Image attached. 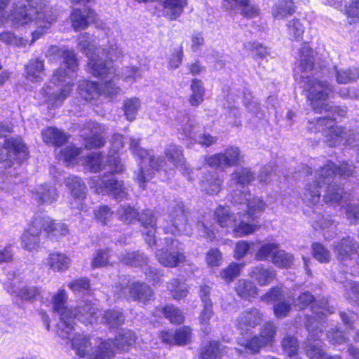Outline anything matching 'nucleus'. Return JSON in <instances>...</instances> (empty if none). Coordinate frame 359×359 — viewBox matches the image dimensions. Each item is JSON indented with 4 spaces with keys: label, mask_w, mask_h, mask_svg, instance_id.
Here are the masks:
<instances>
[{
    "label": "nucleus",
    "mask_w": 359,
    "mask_h": 359,
    "mask_svg": "<svg viewBox=\"0 0 359 359\" xmlns=\"http://www.w3.org/2000/svg\"><path fill=\"white\" fill-rule=\"evenodd\" d=\"M111 214V210L107 205H101L94 211L95 218L102 224H106Z\"/></svg>",
    "instance_id": "62"
},
{
    "label": "nucleus",
    "mask_w": 359,
    "mask_h": 359,
    "mask_svg": "<svg viewBox=\"0 0 359 359\" xmlns=\"http://www.w3.org/2000/svg\"><path fill=\"white\" fill-rule=\"evenodd\" d=\"M140 105V100L136 97L125 100L123 109L124 114L128 121H133L135 119Z\"/></svg>",
    "instance_id": "43"
},
{
    "label": "nucleus",
    "mask_w": 359,
    "mask_h": 359,
    "mask_svg": "<svg viewBox=\"0 0 359 359\" xmlns=\"http://www.w3.org/2000/svg\"><path fill=\"white\" fill-rule=\"evenodd\" d=\"M165 156L168 160L175 166L180 168L183 172H185L188 168L186 165L183 158L181 147L175 144H170L165 151Z\"/></svg>",
    "instance_id": "29"
},
{
    "label": "nucleus",
    "mask_w": 359,
    "mask_h": 359,
    "mask_svg": "<svg viewBox=\"0 0 359 359\" xmlns=\"http://www.w3.org/2000/svg\"><path fill=\"white\" fill-rule=\"evenodd\" d=\"M123 292L125 294L128 293L130 298L143 303L149 301L153 294L149 286L138 281L133 282L128 287L123 290Z\"/></svg>",
    "instance_id": "21"
},
{
    "label": "nucleus",
    "mask_w": 359,
    "mask_h": 359,
    "mask_svg": "<svg viewBox=\"0 0 359 359\" xmlns=\"http://www.w3.org/2000/svg\"><path fill=\"white\" fill-rule=\"evenodd\" d=\"M95 39L85 33L79 38V46L88 58V71L101 79L102 87L95 82L83 80L79 83L78 94L85 100H93L100 95L113 97L120 93L121 89L116 83L120 79L116 69L106 59L113 60L122 55L121 48L113 41L107 50L95 46Z\"/></svg>",
    "instance_id": "3"
},
{
    "label": "nucleus",
    "mask_w": 359,
    "mask_h": 359,
    "mask_svg": "<svg viewBox=\"0 0 359 359\" xmlns=\"http://www.w3.org/2000/svg\"><path fill=\"white\" fill-rule=\"evenodd\" d=\"M251 171L245 168L236 169L231 176L230 186L233 189L232 198L235 204H240L246 208V212H238L231 215L228 207L219 205L215 210V217L217 222L222 228H232L235 237H242L254 233L257 229V224L250 223L254 220L265 208V203L257 197L251 198L247 185L254 180Z\"/></svg>",
    "instance_id": "4"
},
{
    "label": "nucleus",
    "mask_w": 359,
    "mask_h": 359,
    "mask_svg": "<svg viewBox=\"0 0 359 359\" xmlns=\"http://www.w3.org/2000/svg\"><path fill=\"white\" fill-rule=\"evenodd\" d=\"M69 287L74 293H86L89 290V282L86 278H80L71 282L69 284Z\"/></svg>",
    "instance_id": "57"
},
{
    "label": "nucleus",
    "mask_w": 359,
    "mask_h": 359,
    "mask_svg": "<svg viewBox=\"0 0 359 359\" xmlns=\"http://www.w3.org/2000/svg\"><path fill=\"white\" fill-rule=\"evenodd\" d=\"M252 244L253 243H249L246 241L237 242L234 248L233 257L236 259H241L244 257L249 252Z\"/></svg>",
    "instance_id": "56"
},
{
    "label": "nucleus",
    "mask_w": 359,
    "mask_h": 359,
    "mask_svg": "<svg viewBox=\"0 0 359 359\" xmlns=\"http://www.w3.org/2000/svg\"><path fill=\"white\" fill-rule=\"evenodd\" d=\"M37 215L34 216L28 223L20 237L21 246L23 249L32 252L39 248L41 227L36 222Z\"/></svg>",
    "instance_id": "13"
},
{
    "label": "nucleus",
    "mask_w": 359,
    "mask_h": 359,
    "mask_svg": "<svg viewBox=\"0 0 359 359\" xmlns=\"http://www.w3.org/2000/svg\"><path fill=\"white\" fill-rule=\"evenodd\" d=\"M67 294L64 289H60L52 297V308L60 316L57 323V334L63 339L72 341L79 359H111L115 348L126 351L135 341V335L130 330H121L114 341H101L98 339H87L81 334H74V320L77 318L83 323L93 324L103 323L109 327L121 325L124 321V316L118 310H109L99 319L97 313L101 312L91 304L81 306L76 312L66 306Z\"/></svg>",
    "instance_id": "1"
},
{
    "label": "nucleus",
    "mask_w": 359,
    "mask_h": 359,
    "mask_svg": "<svg viewBox=\"0 0 359 359\" xmlns=\"http://www.w3.org/2000/svg\"><path fill=\"white\" fill-rule=\"evenodd\" d=\"M9 0H0V26L6 22H11L15 27L26 25H34L36 29L32 32L30 41L18 38L13 33L6 32L0 34V40L9 45L25 47L32 44L41 38L50 28L55 20V15L52 11H48L43 5V0H25V4L20 3L6 18L4 8Z\"/></svg>",
    "instance_id": "7"
},
{
    "label": "nucleus",
    "mask_w": 359,
    "mask_h": 359,
    "mask_svg": "<svg viewBox=\"0 0 359 359\" xmlns=\"http://www.w3.org/2000/svg\"><path fill=\"white\" fill-rule=\"evenodd\" d=\"M109 257L107 250L97 251L92 260V266L97 268L105 266L108 263Z\"/></svg>",
    "instance_id": "59"
},
{
    "label": "nucleus",
    "mask_w": 359,
    "mask_h": 359,
    "mask_svg": "<svg viewBox=\"0 0 359 359\" xmlns=\"http://www.w3.org/2000/svg\"><path fill=\"white\" fill-rule=\"evenodd\" d=\"M138 220L143 226V233L145 235V241L149 245L156 243V217L151 210H147L141 214Z\"/></svg>",
    "instance_id": "23"
},
{
    "label": "nucleus",
    "mask_w": 359,
    "mask_h": 359,
    "mask_svg": "<svg viewBox=\"0 0 359 359\" xmlns=\"http://www.w3.org/2000/svg\"><path fill=\"white\" fill-rule=\"evenodd\" d=\"M313 297L309 292L301 294L296 301H294V306L299 309H303L312 302Z\"/></svg>",
    "instance_id": "63"
},
{
    "label": "nucleus",
    "mask_w": 359,
    "mask_h": 359,
    "mask_svg": "<svg viewBox=\"0 0 359 359\" xmlns=\"http://www.w3.org/2000/svg\"><path fill=\"white\" fill-rule=\"evenodd\" d=\"M182 130V133L184 137L190 139H194L196 142L199 144L205 147H208L212 144L215 142V138L208 134L203 133L200 135L196 139L193 133L192 127L190 124L184 127Z\"/></svg>",
    "instance_id": "40"
},
{
    "label": "nucleus",
    "mask_w": 359,
    "mask_h": 359,
    "mask_svg": "<svg viewBox=\"0 0 359 359\" xmlns=\"http://www.w3.org/2000/svg\"><path fill=\"white\" fill-rule=\"evenodd\" d=\"M146 257L143 254L140 252L128 253L125 257L121 258V262L127 265L142 266L143 263H146Z\"/></svg>",
    "instance_id": "51"
},
{
    "label": "nucleus",
    "mask_w": 359,
    "mask_h": 359,
    "mask_svg": "<svg viewBox=\"0 0 359 359\" xmlns=\"http://www.w3.org/2000/svg\"><path fill=\"white\" fill-rule=\"evenodd\" d=\"M9 292L19 297L23 300L33 299L39 294V290L35 287H28L24 283L15 278L11 283Z\"/></svg>",
    "instance_id": "25"
},
{
    "label": "nucleus",
    "mask_w": 359,
    "mask_h": 359,
    "mask_svg": "<svg viewBox=\"0 0 359 359\" xmlns=\"http://www.w3.org/2000/svg\"><path fill=\"white\" fill-rule=\"evenodd\" d=\"M36 222L39 223L41 229L46 232L50 238H59L66 236L69 231L67 226L60 222H53L49 217L46 215H39Z\"/></svg>",
    "instance_id": "18"
},
{
    "label": "nucleus",
    "mask_w": 359,
    "mask_h": 359,
    "mask_svg": "<svg viewBox=\"0 0 359 359\" xmlns=\"http://www.w3.org/2000/svg\"><path fill=\"white\" fill-rule=\"evenodd\" d=\"M72 25L77 31L87 28L90 22L95 20V13L90 9H85L81 11L79 9H74L70 16Z\"/></svg>",
    "instance_id": "24"
},
{
    "label": "nucleus",
    "mask_w": 359,
    "mask_h": 359,
    "mask_svg": "<svg viewBox=\"0 0 359 359\" xmlns=\"http://www.w3.org/2000/svg\"><path fill=\"white\" fill-rule=\"evenodd\" d=\"M337 81L339 83H347L354 81L358 77L359 72L357 69H340L334 67Z\"/></svg>",
    "instance_id": "44"
},
{
    "label": "nucleus",
    "mask_w": 359,
    "mask_h": 359,
    "mask_svg": "<svg viewBox=\"0 0 359 359\" xmlns=\"http://www.w3.org/2000/svg\"><path fill=\"white\" fill-rule=\"evenodd\" d=\"M346 13L349 23L359 20V0H354L350 5L346 7Z\"/></svg>",
    "instance_id": "60"
},
{
    "label": "nucleus",
    "mask_w": 359,
    "mask_h": 359,
    "mask_svg": "<svg viewBox=\"0 0 359 359\" xmlns=\"http://www.w3.org/2000/svg\"><path fill=\"white\" fill-rule=\"evenodd\" d=\"M123 137L114 135L110 142V149L108 156L104 158L99 153H90L87 151L70 146L60 150H56L59 161H62L69 166L75 165H83L86 170L97 172L104 171L102 178L94 177L91 180L90 187L97 194H108L117 200L123 199L126 196V188L123 181L117 180L111 177L107 179L106 173L118 174L123 171V165L121 163L118 151L123 147Z\"/></svg>",
    "instance_id": "2"
},
{
    "label": "nucleus",
    "mask_w": 359,
    "mask_h": 359,
    "mask_svg": "<svg viewBox=\"0 0 359 359\" xmlns=\"http://www.w3.org/2000/svg\"><path fill=\"white\" fill-rule=\"evenodd\" d=\"M163 314L172 323H182L184 320L182 312L173 306H168L163 309Z\"/></svg>",
    "instance_id": "47"
},
{
    "label": "nucleus",
    "mask_w": 359,
    "mask_h": 359,
    "mask_svg": "<svg viewBox=\"0 0 359 359\" xmlns=\"http://www.w3.org/2000/svg\"><path fill=\"white\" fill-rule=\"evenodd\" d=\"M239 149L236 147H229L224 153L212 155L207 159V163L211 168H223L226 166L235 165L240 162Z\"/></svg>",
    "instance_id": "15"
},
{
    "label": "nucleus",
    "mask_w": 359,
    "mask_h": 359,
    "mask_svg": "<svg viewBox=\"0 0 359 359\" xmlns=\"http://www.w3.org/2000/svg\"><path fill=\"white\" fill-rule=\"evenodd\" d=\"M283 349L285 353L290 358L294 355L297 351V341L293 337H285L282 341Z\"/></svg>",
    "instance_id": "52"
},
{
    "label": "nucleus",
    "mask_w": 359,
    "mask_h": 359,
    "mask_svg": "<svg viewBox=\"0 0 359 359\" xmlns=\"http://www.w3.org/2000/svg\"><path fill=\"white\" fill-rule=\"evenodd\" d=\"M244 266L243 264H237L235 262H232L229 265V266L224 269H223L220 272V276L223 280L226 282H231L233 280V278L238 276Z\"/></svg>",
    "instance_id": "46"
},
{
    "label": "nucleus",
    "mask_w": 359,
    "mask_h": 359,
    "mask_svg": "<svg viewBox=\"0 0 359 359\" xmlns=\"http://www.w3.org/2000/svg\"><path fill=\"white\" fill-rule=\"evenodd\" d=\"M182 57L183 50L182 46H179L171 50L168 57V68L170 69L178 68L182 63Z\"/></svg>",
    "instance_id": "49"
},
{
    "label": "nucleus",
    "mask_w": 359,
    "mask_h": 359,
    "mask_svg": "<svg viewBox=\"0 0 359 359\" xmlns=\"http://www.w3.org/2000/svg\"><path fill=\"white\" fill-rule=\"evenodd\" d=\"M167 244L166 250H159L156 252V257L158 262L165 266L175 267L179 264L183 262L185 257L180 250L182 248L181 244L176 241L165 238Z\"/></svg>",
    "instance_id": "11"
},
{
    "label": "nucleus",
    "mask_w": 359,
    "mask_h": 359,
    "mask_svg": "<svg viewBox=\"0 0 359 359\" xmlns=\"http://www.w3.org/2000/svg\"><path fill=\"white\" fill-rule=\"evenodd\" d=\"M170 224L164 227L166 233L177 235L187 231V217L183 207L180 205L170 215Z\"/></svg>",
    "instance_id": "20"
},
{
    "label": "nucleus",
    "mask_w": 359,
    "mask_h": 359,
    "mask_svg": "<svg viewBox=\"0 0 359 359\" xmlns=\"http://www.w3.org/2000/svg\"><path fill=\"white\" fill-rule=\"evenodd\" d=\"M312 252L315 259L320 262H327L330 259V252L320 243H314Z\"/></svg>",
    "instance_id": "50"
},
{
    "label": "nucleus",
    "mask_w": 359,
    "mask_h": 359,
    "mask_svg": "<svg viewBox=\"0 0 359 359\" xmlns=\"http://www.w3.org/2000/svg\"><path fill=\"white\" fill-rule=\"evenodd\" d=\"M293 261L292 255L285 252L284 250H278L273 256L272 262L274 265L279 268L289 267Z\"/></svg>",
    "instance_id": "45"
},
{
    "label": "nucleus",
    "mask_w": 359,
    "mask_h": 359,
    "mask_svg": "<svg viewBox=\"0 0 359 359\" xmlns=\"http://www.w3.org/2000/svg\"><path fill=\"white\" fill-rule=\"evenodd\" d=\"M239 6L242 14L247 18H254L259 14V9L250 3V0H240Z\"/></svg>",
    "instance_id": "55"
},
{
    "label": "nucleus",
    "mask_w": 359,
    "mask_h": 359,
    "mask_svg": "<svg viewBox=\"0 0 359 359\" xmlns=\"http://www.w3.org/2000/svg\"><path fill=\"white\" fill-rule=\"evenodd\" d=\"M142 76V71L135 67H128L122 72V79L126 82H135L141 79Z\"/></svg>",
    "instance_id": "53"
},
{
    "label": "nucleus",
    "mask_w": 359,
    "mask_h": 359,
    "mask_svg": "<svg viewBox=\"0 0 359 359\" xmlns=\"http://www.w3.org/2000/svg\"><path fill=\"white\" fill-rule=\"evenodd\" d=\"M163 343L169 345H184L188 344L191 337V329L183 327L178 329L175 333L169 331H163L160 335Z\"/></svg>",
    "instance_id": "19"
},
{
    "label": "nucleus",
    "mask_w": 359,
    "mask_h": 359,
    "mask_svg": "<svg viewBox=\"0 0 359 359\" xmlns=\"http://www.w3.org/2000/svg\"><path fill=\"white\" fill-rule=\"evenodd\" d=\"M284 295L279 288H273L264 294L262 299L266 302H278L274 307V313L278 318L285 316L290 310V304L283 299Z\"/></svg>",
    "instance_id": "17"
},
{
    "label": "nucleus",
    "mask_w": 359,
    "mask_h": 359,
    "mask_svg": "<svg viewBox=\"0 0 359 359\" xmlns=\"http://www.w3.org/2000/svg\"><path fill=\"white\" fill-rule=\"evenodd\" d=\"M287 34L291 41H300L303 39L305 27L300 20L294 18L287 25Z\"/></svg>",
    "instance_id": "36"
},
{
    "label": "nucleus",
    "mask_w": 359,
    "mask_h": 359,
    "mask_svg": "<svg viewBox=\"0 0 359 359\" xmlns=\"http://www.w3.org/2000/svg\"><path fill=\"white\" fill-rule=\"evenodd\" d=\"M237 294L242 298L255 297L257 292V287L250 281L240 280L236 288Z\"/></svg>",
    "instance_id": "41"
},
{
    "label": "nucleus",
    "mask_w": 359,
    "mask_h": 359,
    "mask_svg": "<svg viewBox=\"0 0 359 359\" xmlns=\"http://www.w3.org/2000/svg\"><path fill=\"white\" fill-rule=\"evenodd\" d=\"M250 276L260 285L269 284L275 277V272L272 269H266L262 265L252 268Z\"/></svg>",
    "instance_id": "32"
},
{
    "label": "nucleus",
    "mask_w": 359,
    "mask_h": 359,
    "mask_svg": "<svg viewBox=\"0 0 359 359\" xmlns=\"http://www.w3.org/2000/svg\"><path fill=\"white\" fill-rule=\"evenodd\" d=\"M210 293V287L207 285L201 286L200 297L203 304V310L200 316V323L202 325H205L208 323L209 320L212 317L213 312L212 309V302L208 295Z\"/></svg>",
    "instance_id": "27"
},
{
    "label": "nucleus",
    "mask_w": 359,
    "mask_h": 359,
    "mask_svg": "<svg viewBox=\"0 0 359 359\" xmlns=\"http://www.w3.org/2000/svg\"><path fill=\"white\" fill-rule=\"evenodd\" d=\"M130 148L140 160V170L135 177V180L139 183L140 187H144V183L152 178L154 170H158L159 168H163V165L154 160L150 151L139 146V140L131 138Z\"/></svg>",
    "instance_id": "9"
},
{
    "label": "nucleus",
    "mask_w": 359,
    "mask_h": 359,
    "mask_svg": "<svg viewBox=\"0 0 359 359\" xmlns=\"http://www.w3.org/2000/svg\"><path fill=\"white\" fill-rule=\"evenodd\" d=\"M278 250V245L275 243H269L263 244L255 255L257 261H266L269 257L273 259V256Z\"/></svg>",
    "instance_id": "39"
},
{
    "label": "nucleus",
    "mask_w": 359,
    "mask_h": 359,
    "mask_svg": "<svg viewBox=\"0 0 359 359\" xmlns=\"http://www.w3.org/2000/svg\"><path fill=\"white\" fill-rule=\"evenodd\" d=\"M27 156V148L20 138H8L5 142V146L0 148V167L9 168L14 160L22 161Z\"/></svg>",
    "instance_id": "10"
},
{
    "label": "nucleus",
    "mask_w": 359,
    "mask_h": 359,
    "mask_svg": "<svg viewBox=\"0 0 359 359\" xmlns=\"http://www.w3.org/2000/svg\"><path fill=\"white\" fill-rule=\"evenodd\" d=\"M32 197L40 203H52L57 198V193L54 187L40 185L32 190Z\"/></svg>",
    "instance_id": "26"
},
{
    "label": "nucleus",
    "mask_w": 359,
    "mask_h": 359,
    "mask_svg": "<svg viewBox=\"0 0 359 359\" xmlns=\"http://www.w3.org/2000/svg\"><path fill=\"white\" fill-rule=\"evenodd\" d=\"M261 320V315L256 309L246 311L241 313L237 320V327L241 334L248 333L252 327H255Z\"/></svg>",
    "instance_id": "22"
},
{
    "label": "nucleus",
    "mask_w": 359,
    "mask_h": 359,
    "mask_svg": "<svg viewBox=\"0 0 359 359\" xmlns=\"http://www.w3.org/2000/svg\"><path fill=\"white\" fill-rule=\"evenodd\" d=\"M351 290V293H347V298L353 299L359 304V283L355 282H348L346 285Z\"/></svg>",
    "instance_id": "64"
},
{
    "label": "nucleus",
    "mask_w": 359,
    "mask_h": 359,
    "mask_svg": "<svg viewBox=\"0 0 359 359\" xmlns=\"http://www.w3.org/2000/svg\"><path fill=\"white\" fill-rule=\"evenodd\" d=\"M244 104L252 116L259 115V105L257 102L253 101V97L250 92L244 93Z\"/></svg>",
    "instance_id": "61"
},
{
    "label": "nucleus",
    "mask_w": 359,
    "mask_h": 359,
    "mask_svg": "<svg viewBox=\"0 0 359 359\" xmlns=\"http://www.w3.org/2000/svg\"><path fill=\"white\" fill-rule=\"evenodd\" d=\"M358 244L353 242L351 238L342 239L341 242L334 247V252L339 259H346L356 252Z\"/></svg>",
    "instance_id": "34"
},
{
    "label": "nucleus",
    "mask_w": 359,
    "mask_h": 359,
    "mask_svg": "<svg viewBox=\"0 0 359 359\" xmlns=\"http://www.w3.org/2000/svg\"><path fill=\"white\" fill-rule=\"evenodd\" d=\"M70 259L65 254L52 252L47 259V264L54 271H64L70 266Z\"/></svg>",
    "instance_id": "30"
},
{
    "label": "nucleus",
    "mask_w": 359,
    "mask_h": 359,
    "mask_svg": "<svg viewBox=\"0 0 359 359\" xmlns=\"http://www.w3.org/2000/svg\"><path fill=\"white\" fill-rule=\"evenodd\" d=\"M311 53L309 46L304 43L298 53V62L294 70V76L296 82L304 89L313 110L318 113L323 111L327 113V115L318 118L316 125L311 121L309 122V130L320 132L328 120L344 116L346 111L329 105L327 97L331 89L327 83L316 77Z\"/></svg>",
    "instance_id": "5"
},
{
    "label": "nucleus",
    "mask_w": 359,
    "mask_h": 359,
    "mask_svg": "<svg viewBox=\"0 0 359 359\" xmlns=\"http://www.w3.org/2000/svg\"><path fill=\"white\" fill-rule=\"evenodd\" d=\"M275 333L276 327L274 325L269 323L264 325L259 337H254L250 340L239 342V344L247 353H255L258 352L262 347L271 344L274 340Z\"/></svg>",
    "instance_id": "12"
},
{
    "label": "nucleus",
    "mask_w": 359,
    "mask_h": 359,
    "mask_svg": "<svg viewBox=\"0 0 359 359\" xmlns=\"http://www.w3.org/2000/svg\"><path fill=\"white\" fill-rule=\"evenodd\" d=\"M222 253L217 248L210 249L205 257L206 263L209 266H218L222 261Z\"/></svg>",
    "instance_id": "58"
},
{
    "label": "nucleus",
    "mask_w": 359,
    "mask_h": 359,
    "mask_svg": "<svg viewBox=\"0 0 359 359\" xmlns=\"http://www.w3.org/2000/svg\"><path fill=\"white\" fill-rule=\"evenodd\" d=\"M41 134L44 142L55 146L63 144L68 139L63 132L52 127L43 130Z\"/></svg>",
    "instance_id": "33"
},
{
    "label": "nucleus",
    "mask_w": 359,
    "mask_h": 359,
    "mask_svg": "<svg viewBox=\"0 0 359 359\" xmlns=\"http://www.w3.org/2000/svg\"><path fill=\"white\" fill-rule=\"evenodd\" d=\"M201 359H219L220 346L217 341L210 342L201 352Z\"/></svg>",
    "instance_id": "48"
},
{
    "label": "nucleus",
    "mask_w": 359,
    "mask_h": 359,
    "mask_svg": "<svg viewBox=\"0 0 359 359\" xmlns=\"http://www.w3.org/2000/svg\"><path fill=\"white\" fill-rule=\"evenodd\" d=\"M308 320L307 327L309 332V339L306 346V351L310 359H339L338 356H330L324 353L321 348V341L315 339L318 326Z\"/></svg>",
    "instance_id": "16"
},
{
    "label": "nucleus",
    "mask_w": 359,
    "mask_h": 359,
    "mask_svg": "<svg viewBox=\"0 0 359 359\" xmlns=\"http://www.w3.org/2000/svg\"><path fill=\"white\" fill-rule=\"evenodd\" d=\"M50 54L56 53L62 59L61 66L54 72L51 81L46 83L37 94L41 103L52 107L60 106L70 95L76 76L78 62L73 50L51 46Z\"/></svg>",
    "instance_id": "8"
},
{
    "label": "nucleus",
    "mask_w": 359,
    "mask_h": 359,
    "mask_svg": "<svg viewBox=\"0 0 359 359\" xmlns=\"http://www.w3.org/2000/svg\"><path fill=\"white\" fill-rule=\"evenodd\" d=\"M191 93L189 101L192 106H198L203 101L205 90L201 81L193 79L191 83Z\"/></svg>",
    "instance_id": "37"
},
{
    "label": "nucleus",
    "mask_w": 359,
    "mask_h": 359,
    "mask_svg": "<svg viewBox=\"0 0 359 359\" xmlns=\"http://www.w3.org/2000/svg\"><path fill=\"white\" fill-rule=\"evenodd\" d=\"M26 78L32 82H39L44 76L43 62L38 59L31 60L25 68Z\"/></svg>",
    "instance_id": "31"
},
{
    "label": "nucleus",
    "mask_w": 359,
    "mask_h": 359,
    "mask_svg": "<svg viewBox=\"0 0 359 359\" xmlns=\"http://www.w3.org/2000/svg\"><path fill=\"white\" fill-rule=\"evenodd\" d=\"M295 11L292 0H281L277 2L272 9V15L276 19H284Z\"/></svg>",
    "instance_id": "35"
},
{
    "label": "nucleus",
    "mask_w": 359,
    "mask_h": 359,
    "mask_svg": "<svg viewBox=\"0 0 359 359\" xmlns=\"http://www.w3.org/2000/svg\"><path fill=\"white\" fill-rule=\"evenodd\" d=\"M222 182V177L215 172L205 177L201 182V188L206 194L215 195L220 191Z\"/></svg>",
    "instance_id": "28"
},
{
    "label": "nucleus",
    "mask_w": 359,
    "mask_h": 359,
    "mask_svg": "<svg viewBox=\"0 0 359 359\" xmlns=\"http://www.w3.org/2000/svg\"><path fill=\"white\" fill-rule=\"evenodd\" d=\"M66 184L71 191L72 199L69 202L71 208L81 211H87L86 198V187L81 179L70 177L66 180Z\"/></svg>",
    "instance_id": "14"
},
{
    "label": "nucleus",
    "mask_w": 359,
    "mask_h": 359,
    "mask_svg": "<svg viewBox=\"0 0 359 359\" xmlns=\"http://www.w3.org/2000/svg\"><path fill=\"white\" fill-rule=\"evenodd\" d=\"M90 126L91 135L90 137L84 138L86 147H100L104 144L103 137L100 134H98V132L101 130V127L97 123H91Z\"/></svg>",
    "instance_id": "38"
},
{
    "label": "nucleus",
    "mask_w": 359,
    "mask_h": 359,
    "mask_svg": "<svg viewBox=\"0 0 359 359\" xmlns=\"http://www.w3.org/2000/svg\"><path fill=\"white\" fill-rule=\"evenodd\" d=\"M118 215L119 219L127 223H130L133 220L136 219V217L138 215L134 208L130 206H123L121 207L118 210Z\"/></svg>",
    "instance_id": "54"
},
{
    "label": "nucleus",
    "mask_w": 359,
    "mask_h": 359,
    "mask_svg": "<svg viewBox=\"0 0 359 359\" xmlns=\"http://www.w3.org/2000/svg\"><path fill=\"white\" fill-rule=\"evenodd\" d=\"M351 166L346 163H343L339 167H337L332 162H328L320 170L313 175L312 173L308 177L303 195L304 201L309 205H315L320 201L321 184H327L324 195L325 203L332 206L345 208L346 215L350 220L359 219V206L346 203L348 194L344 193L338 184V180L351 175Z\"/></svg>",
    "instance_id": "6"
},
{
    "label": "nucleus",
    "mask_w": 359,
    "mask_h": 359,
    "mask_svg": "<svg viewBox=\"0 0 359 359\" xmlns=\"http://www.w3.org/2000/svg\"><path fill=\"white\" fill-rule=\"evenodd\" d=\"M172 297L175 299H180L187 296L188 287L184 282H180L178 279H173L168 285Z\"/></svg>",
    "instance_id": "42"
}]
</instances>
